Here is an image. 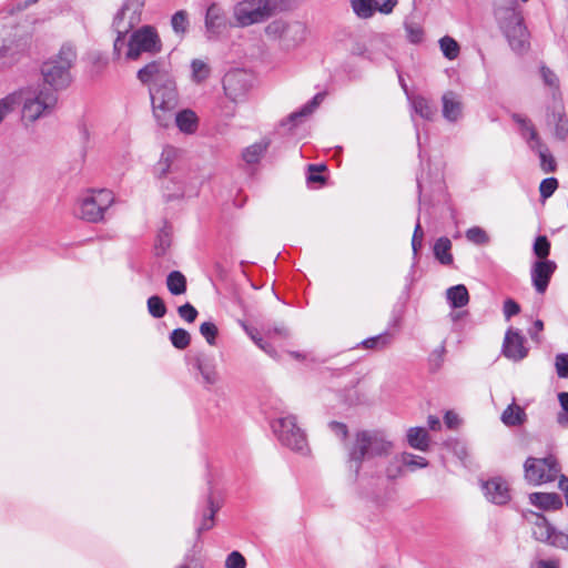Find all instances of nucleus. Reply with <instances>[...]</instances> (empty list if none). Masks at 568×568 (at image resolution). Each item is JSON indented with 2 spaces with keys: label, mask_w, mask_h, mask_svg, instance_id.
Here are the masks:
<instances>
[{
  "label": "nucleus",
  "mask_w": 568,
  "mask_h": 568,
  "mask_svg": "<svg viewBox=\"0 0 568 568\" xmlns=\"http://www.w3.org/2000/svg\"><path fill=\"white\" fill-rule=\"evenodd\" d=\"M153 173L168 200L181 199L197 191L196 171L189 165L183 151L178 148L168 145L163 149Z\"/></svg>",
  "instance_id": "nucleus-1"
},
{
  "label": "nucleus",
  "mask_w": 568,
  "mask_h": 568,
  "mask_svg": "<svg viewBox=\"0 0 568 568\" xmlns=\"http://www.w3.org/2000/svg\"><path fill=\"white\" fill-rule=\"evenodd\" d=\"M77 60V51L73 44H62L58 54L45 61L41 68L44 82L54 90L64 89L71 83L70 70Z\"/></svg>",
  "instance_id": "nucleus-2"
},
{
  "label": "nucleus",
  "mask_w": 568,
  "mask_h": 568,
  "mask_svg": "<svg viewBox=\"0 0 568 568\" xmlns=\"http://www.w3.org/2000/svg\"><path fill=\"white\" fill-rule=\"evenodd\" d=\"M125 47L124 59L128 61H138L143 55L154 57L162 52V39L153 26H142L132 31L121 49Z\"/></svg>",
  "instance_id": "nucleus-3"
},
{
  "label": "nucleus",
  "mask_w": 568,
  "mask_h": 568,
  "mask_svg": "<svg viewBox=\"0 0 568 568\" xmlns=\"http://www.w3.org/2000/svg\"><path fill=\"white\" fill-rule=\"evenodd\" d=\"M149 93L155 121L160 126L168 128L173 120V113L179 104L176 81L173 80L165 84L150 87Z\"/></svg>",
  "instance_id": "nucleus-4"
},
{
  "label": "nucleus",
  "mask_w": 568,
  "mask_h": 568,
  "mask_svg": "<svg viewBox=\"0 0 568 568\" xmlns=\"http://www.w3.org/2000/svg\"><path fill=\"white\" fill-rule=\"evenodd\" d=\"M114 202L113 193L109 190H89L79 196L74 214L91 223H98L103 220L104 213Z\"/></svg>",
  "instance_id": "nucleus-5"
},
{
  "label": "nucleus",
  "mask_w": 568,
  "mask_h": 568,
  "mask_svg": "<svg viewBox=\"0 0 568 568\" xmlns=\"http://www.w3.org/2000/svg\"><path fill=\"white\" fill-rule=\"evenodd\" d=\"M265 36L286 50L295 49L306 39V27L298 21L275 19L264 28Z\"/></svg>",
  "instance_id": "nucleus-6"
},
{
  "label": "nucleus",
  "mask_w": 568,
  "mask_h": 568,
  "mask_svg": "<svg viewBox=\"0 0 568 568\" xmlns=\"http://www.w3.org/2000/svg\"><path fill=\"white\" fill-rule=\"evenodd\" d=\"M277 0H242L233 7L237 27L246 28L266 21L276 10Z\"/></svg>",
  "instance_id": "nucleus-7"
},
{
  "label": "nucleus",
  "mask_w": 568,
  "mask_h": 568,
  "mask_svg": "<svg viewBox=\"0 0 568 568\" xmlns=\"http://www.w3.org/2000/svg\"><path fill=\"white\" fill-rule=\"evenodd\" d=\"M390 449L392 443L379 434L361 432L357 433L355 443L349 450V460L356 463V470H358L365 458L387 455Z\"/></svg>",
  "instance_id": "nucleus-8"
},
{
  "label": "nucleus",
  "mask_w": 568,
  "mask_h": 568,
  "mask_svg": "<svg viewBox=\"0 0 568 568\" xmlns=\"http://www.w3.org/2000/svg\"><path fill=\"white\" fill-rule=\"evenodd\" d=\"M144 0H125L113 19V28L118 33L113 43V53L121 58V45L124 44V36L141 21Z\"/></svg>",
  "instance_id": "nucleus-9"
},
{
  "label": "nucleus",
  "mask_w": 568,
  "mask_h": 568,
  "mask_svg": "<svg viewBox=\"0 0 568 568\" xmlns=\"http://www.w3.org/2000/svg\"><path fill=\"white\" fill-rule=\"evenodd\" d=\"M524 469L526 480L534 486L555 481L560 474V466L554 456L545 458L528 457L524 464Z\"/></svg>",
  "instance_id": "nucleus-10"
},
{
  "label": "nucleus",
  "mask_w": 568,
  "mask_h": 568,
  "mask_svg": "<svg viewBox=\"0 0 568 568\" xmlns=\"http://www.w3.org/2000/svg\"><path fill=\"white\" fill-rule=\"evenodd\" d=\"M271 426L282 445L297 452H302L306 447V436L297 427L295 416L278 417L272 422Z\"/></svg>",
  "instance_id": "nucleus-11"
},
{
  "label": "nucleus",
  "mask_w": 568,
  "mask_h": 568,
  "mask_svg": "<svg viewBox=\"0 0 568 568\" xmlns=\"http://www.w3.org/2000/svg\"><path fill=\"white\" fill-rule=\"evenodd\" d=\"M58 101L57 94L50 89H40L30 92L24 99L22 118L30 122L49 114Z\"/></svg>",
  "instance_id": "nucleus-12"
},
{
  "label": "nucleus",
  "mask_w": 568,
  "mask_h": 568,
  "mask_svg": "<svg viewBox=\"0 0 568 568\" xmlns=\"http://www.w3.org/2000/svg\"><path fill=\"white\" fill-rule=\"evenodd\" d=\"M136 78L142 84L149 88L175 80L170 61L163 58L148 62L138 70Z\"/></svg>",
  "instance_id": "nucleus-13"
},
{
  "label": "nucleus",
  "mask_w": 568,
  "mask_h": 568,
  "mask_svg": "<svg viewBox=\"0 0 568 568\" xmlns=\"http://www.w3.org/2000/svg\"><path fill=\"white\" fill-rule=\"evenodd\" d=\"M508 19L503 23L504 33L511 49L523 52L528 47V31L523 17L514 8L507 10Z\"/></svg>",
  "instance_id": "nucleus-14"
},
{
  "label": "nucleus",
  "mask_w": 568,
  "mask_h": 568,
  "mask_svg": "<svg viewBox=\"0 0 568 568\" xmlns=\"http://www.w3.org/2000/svg\"><path fill=\"white\" fill-rule=\"evenodd\" d=\"M532 535L536 540L568 550V534L557 530L544 515L535 514Z\"/></svg>",
  "instance_id": "nucleus-15"
},
{
  "label": "nucleus",
  "mask_w": 568,
  "mask_h": 568,
  "mask_svg": "<svg viewBox=\"0 0 568 568\" xmlns=\"http://www.w3.org/2000/svg\"><path fill=\"white\" fill-rule=\"evenodd\" d=\"M501 354L513 362H521L528 356L529 346L519 329L510 327L506 331Z\"/></svg>",
  "instance_id": "nucleus-16"
},
{
  "label": "nucleus",
  "mask_w": 568,
  "mask_h": 568,
  "mask_svg": "<svg viewBox=\"0 0 568 568\" xmlns=\"http://www.w3.org/2000/svg\"><path fill=\"white\" fill-rule=\"evenodd\" d=\"M223 89L226 97L233 102L243 100L250 90L247 74L242 70L227 72L223 79Z\"/></svg>",
  "instance_id": "nucleus-17"
},
{
  "label": "nucleus",
  "mask_w": 568,
  "mask_h": 568,
  "mask_svg": "<svg viewBox=\"0 0 568 568\" xmlns=\"http://www.w3.org/2000/svg\"><path fill=\"white\" fill-rule=\"evenodd\" d=\"M480 486L487 500L495 505H506L511 498L509 484L500 476L481 480Z\"/></svg>",
  "instance_id": "nucleus-18"
},
{
  "label": "nucleus",
  "mask_w": 568,
  "mask_h": 568,
  "mask_svg": "<svg viewBox=\"0 0 568 568\" xmlns=\"http://www.w3.org/2000/svg\"><path fill=\"white\" fill-rule=\"evenodd\" d=\"M229 29V21L224 10L216 3H212L205 13V32L207 39H217Z\"/></svg>",
  "instance_id": "nucleus-19"
},
{
  "label": "nucleus",
  "mask_w": 568,
  "mask_h": 568,
  "mask_svg": "<svg viewBox=\"0 0 568 568\" xmlns=\"http://www.w3.org/2000/svg\"><path fill=\"white\" fill-rule=\"evenodd\" d=\"M557 265L554 261H536L530 271L531 282L539 294H544L549 285L550 278L555 273Z\"/></svg>",
  "instance_id": "nucleus-20"
},
{
  "label": "nucleus",
  "mask_w": 568,
  "mask_h": 568,
  "mask_svg": "<svg viewBox=\"0 0 568 568\" xmlns=\"http://www.w3.org/2000/svg\"><path fill=\"white\" fill-rule=\"evenodd\" d=\"M173 119L180 132L186 135L194 134L200 124V119L192 109H183L173 113Z\"/></svg>",
  "instance_id": "nucleus-21"
},
{
  "label": "nucleus",
  "mask_w": 568,
  "mask_h": 568,
  "mask_svg": "<svg viewBox=\"0 0 568 568\" xmlns=\"http://www.w3.org/2000/svg\"><path fill=\"white\" fill-rule=\"evenodd\" d=\"M511 118L514 122L518 124L521 138L527 142L531 150H536L537 145L541 144L542 142L531 121L518 113L513 114Z\"/></svg>",
  "instance_id": "nucleus-22"
},
{
  "label": "nucleus",
  "mask_w": 568,
  "mask_h": 568,
  "mask_svg": "<svg viewBox=\"0 0 568 568\" xmlns=\"http://www.w3.org/2000/svg\"><path fill=\"white\" fill-rule=\"evenodd\" d=\"M443 115L450 122H456L462 118L463 104L459 97L453 92H446L443 98Z\"/></svg>",
  "instance_id": "nucleus-23"
},
{
  "label": "nucleus",
  "mask_w": 568,
  "mask_h": 568,
  "mask_svg": "<svg viewBox=\"0 0 568 568\" xmlns=\"http://www.w3.org/2000/svg\"><path fill=\"white\" fill-rule=\"evenodd\" d=\"M529 501L542 510H558L562 506V500L556 493H531Z\"/></svg>",
  "instance_id": "nucleus-24"
},
{
  "label": "nucleus",
  "mask_w": 568,
  "mask_h": 568,
  "mask_svg": "<svg viewBox=\"0 0 568 568\" xmlns=\"http://www.w3.org/2000/svg\"><path fill=\"white\" fill-rule=\"evenodd\" d=\"M193 365L201 374L205 384L213 385L217 382L219 375L213 358L200 355L193 359Z\"/></svg>",
  "instance_id": "nucleus-25"
},
{
  "label": "nucleus",
  "mask_w": 568,
  "mask_h": 568,
  "mask_svg": "<svg viewBox=\"0 0 568 568\" xmlns=\"http://www.w3.org/2000/svg\"><path fill=\"white\" fill-rule=\"evenodd\" d=\"M20 53L19 44L12 39L0 41V69L12 65Z\"/></svg>",
  "instance_id": "nucleus-26"
},
{
  "label": "nucleus",
  "mask_w": 568,
  "mask_h": 568,
  "mask_svg": "<svg viewBox=\"0 0 568 568\" xmlns=\"http://www.w3.org/2000/svg\"><path fill=\"white\" fill-rule=\"evenodd\" d=\"M501 422L508 427L520 426L527 420L525 409L516 404L515 398L513 403L507 406L503 412Z\"/></svg>",
  "instance_id": "nucleus-27"
},
{
  "label": "nucleus",
  "mask_w": 568,
  "mask_h": 568,
  "mask_svg": "<svg viewBox=\"0 0 568 568\" xmlns=\"http://www.w3.org/2000/svg\"><path fill=\"white\" fill-rule=\"evenodd\" d=\"M407 443L414 449L426 452L429 448L430 438L425 428L412 427L407 430Z\"/></svg>",
  "instance_id": "nucleus-28"
},
{
  "label": "nucleus",
  "mask_w": 568,
  "mask_h": 568,
  "mask_svg": "<svg viewBox=\"0 0 568 568\" xmlns=\"http://www.w3.org/2000/svg\"><path fill=\"white\" fill-rule=\"evenodd\" d=\"M548 124L555 125V135L559 140L568 136V119L561 108H556L548 115Z\"/></svg>",
  "instance_id": "nucleus-29"
},
{
  "label": "nucleus",
  "mask_w": 568,
  "mask_h": 568,
  "mask_svg": "<svg viewBox=\"0 0 568 568\" xmlns=\"http://www.w3.org/2000/svg\"><path fill=\"white\" fill-rule=\"evenodd\" d=\"M435 258L443 265H450L454 261L452 254V242L448 237H439L433 247Z\"/></svg>",
  "instance_id": "nucleus-30"
},
{
  "label": "nucleus",
  "mask_w": 568,
  "mask_h": 568,
  "mask_svg": "<svg viewBox=\"0 0 568 568\" xmlns=\"http://www.w3.org/2000/svg\"><path fill=\"white\" fill-rule=\"evenodd\" d=\"M206 509L202 514V520L197 527V532L201 534L202 531L209 530L214 525V516L221 508V503L215 501L213 499V496H209L206 500Z\"/></svg>",
  "instance_id": "nucleus-31"
},
{
  "label": "nucleus",
  "mask_w": 568,
  "mask_h": 568,
  "mask_svg": "<svg viewBox=\"0 0 568 568\" xmlns=\"http://www.w3.org/2000/svg\"><path fill=\"white\" fill-rule=\"evenodd\" d=\"M447 300L452 307L460 308L468 304L469 294L465 285L452 286L446 292Z\"/></svg>",
  "instance_id": "nucleus-32"
},
{
  "label": "nucleus",
  "mask_w": 568,
  "mask_h": 568,
  "mask_svg": "<svg viewBox=\"0 0 568 568\" xmlns=\"http://www.w3.org/2000/svg\"><path fill=\"white\" fill-rule=\"evenodd\" d=\"M268 146H270V140L262 139L261 141L247 146L243 151L242 158L248 164L257 163L260 161V159L263 156V154L266 152Z\"/></svg>",
  "instance_id": "nucleus-33"
},
{
  "label": "nucleus",
  "mask_w": 568,
  "mask_h": 568,
  "mask_svg": "<svg viewBox=\"0 0 568 568\" xmlns=\"http://www.w3.org/2000/svg\"><path fill=\"white\" fill-rule=\"evenodd\" d=\"M414 111L423 119L430 120L436 113V108L430 101L422 95H416L412 99Z\"/></svg>",
  "instance_id": "nucleus-34"
},
{
  "label": "nucleus",
  "mask_w": 568,
  "mask_h": 568,
  "mask_svg": "<svg viewBox=\"0 0 568 568\" xmlns=\"http://www.w3.org/2000/svg\"><path fill=\"white\" fill-rule=\"evenodd\" d=\"M166 286L172 295H181L186 291V278L179 271H172L166 277Z\"/></svg>",
  "instance_id": "nucleus-35"
},
{
  "label": "nucleus",
  "mask_w": 568,
  "mask_h": 568,
  "mask_svg": "<svg viewBox=\"0 0 568 568\" xmlns=\"http://www.w3.org/2000/svg\"><path fill=\"white\" fill-rule=\"evenodd\" d=\"M352 8L357 17L362 19L371 18L376 11V0H351Z\"/></svg>",
  "instance_id": "nucleus-36"
},
{
  "label": "nucleus",
  "mask_w": 568,
  "mask_h": 568,
  "mask_svg": "<svg viewBox=\"0 0 568 568\" xmlns=\"http://www.w3.org/2000/svg\"><path fill=\"white\" fill-rule=\"evenodd\" d=\"M535 152L538 153L540 160V168L545 173H551L556 171L557 163L552 154L549 152L548 148L542 143L537 145Z\"/></svg>",
  "instance_id": "nucleus-37"
},
{
  "label": "nucleus",
  "mask_w": 568,
  "mask_h": 568,
  "mask_svg": "<svg viewBox=\"0 0 568 568\" xmlns=\"http://www.w3.org/2000/svg\"><path fill=\"white\" fill-rule=\"evenodd\" d=\"M171 27L175 34L184 36L190 27L189 14L186 10L176 11L171 18Z\"/></svg>",
  "instance_id": "nucleus-38"
},
{
  "label": "nucleus",
  "mask_w": 568,
  "mask_h": 568,
  "mask_svg": "<svg viewBox=\"0 0 568 568\" xmlns=\"http://www.w3.org/2000/svg\"><path fill=\"white\" fill-rule=\"evenodd\" d=\"M192 81L195 83H202L209 79L211 74V68L203 60L194 59L191 62Z\"/></svg>",
  "instance_id": "nucleus-39"
},
{
  "label": "nucleus",
  "mask_w": 568,
  "mask_h": 568,
  "mask_svg": "<svg viewBox=\"0 0 568 568\" xmlns=\"http://www.w3.org/2000/svg\"><path fill=\"white\" fill-rule=\"evenodd\" d=\"M439 47L444 57L448 60H455L459 55V44L449 36H445L439 40Z\"/></svg>",
  "instance_id": "nucleus-40"
},
{
  "label": "nucleus",
  "mask_w": 568,
  "mask_h": 568,
  "mask_svg": "<svg viewBox=\"0 0 568 568\" xmlns=\"http://www.w3.org/2000/svg\"><path fill=\"white\" fill-rule=\"evenodd\" d=\"M172 345L178 349H185L191 343V335L184 328H175L170 334Z\"/></svg>",
  "instance_id": "nucleus-41"
},
{
  "label": "nucleus",
  "mask_w": 568,
  "mask_h": 568,
  "mask_svg": "<svg viewBox=\"0 0 568 568\" xmlns=\"http://www.w3.org/2000/svg\"><path fill=\"white\" fill-rule=\"evenodd\" d=\"M324 95L317 93L307 104H305L300 111L292 113L288 116V121L295 122L297 119L310 115L322 102Z\"/></svg>",
  "instance_id": "nucleus-42"
},
{
  "label": "nucleus",
  "mask_w": 568,
  "mask_h": 568,
  "mask_svg": "<svg viewBox=\"0 0 568 568\" xmlns=\"http://www.w3.org/2000/svg\"><path fill=\"white\" fill-rule=\"evenodd\" d=\"M148 311L154 318H162L166 314V306L160 296L153 295L148 298Z\"/></svg>",
  "instance_id": "nucleus-43"
},
{
  "label": "nucleus",
  "mask_w": 568,
  "mask_h": 568,
  "mask_svg": "<svg viewBox=\"0 0 568 568\" xmlns=\"http://www.w3.org/2000/svg\"><path fill=\"white\" fill-rule=\"evenodd\" d=\"M399 460L404 466L409 467L412 470L416 468H425L428 465V462L424 457L416 456L410 453H403Z\"/></svg>",
  "instance_id": "nucleus-44"
},
{
  "label": "nucleus",
  "mask_w": 568,
  "mask_h": 568,
  "mask_svg": "<svg viewBox=\"0 0 568 568\" xmlns=\"http://www.w3.org/2000/svg\"><path fill=\"white\" fill-rule=\"evenodd\" d=\"M200 333L211 346L216 344L219 329L213 322H204L200 325Z\"/></svg>",
  "instance_id": "nucleus-45"
},
{
  "label": "nucleus",
  "mask_w": 568,
  "mask_h": 568,
  "mask_svg": "<svg viewBox=\"0 0 568 568\" xmlns=\"http://www.w3.org/2000/svg\"><path fill=\"white\" fill-rule=\"evenodd\" d=\"M466 239L477 245L488 243L489 237L487 233L479 226H473L466 231Z\"/></svg>",
  "instance_id": "nucleus-46"
},
{
  "label": "nucleus",
  "mask_w": 568,
  "mask_h": 568,
  "mask_svg": "<svg viewBox=\"0 0 568 568\" xmlns=\"http://www.w3.org/2000/svg\"><path fill=\"white\" fill-rule=\"evenodd\" d=\"M392 339L393 337L389 333H384L365 339L363 344L366 348H384L390 344Z\"/></svg>",
  "instance_id": "nucleus-47"
},
{
  "label": "nucleus",
  "mask_w": 568,
  "mask_h": 568,
  "mask_svg": "<svg viewBox=\"0 0 568 568\" xmlns=\"http://www.w3.org/2000/svg\"><path fill=\"white\" fill-rule=\"evenodd\" d=\"M407 39L413 44H418L424 40V30L416 23H405Z\"/></svg>",
  "instance_id": "nucleus-48"
},
{
  "label": "nucleus",
  "mask_w": 568,
  "mask_h": 568,
  "mask_svg": "<svg viewBox=\"0 0 568 568\" xmlns=\"http://www.w3.org/2000/svg\"><path fill=\"white\" fill-rule=\"evenodd\" d=\"M550 252V242L546 236H538L534 243V253L540 258L547 260Z\"/></svg>",
  "instance_id": "nucleus-49"
},
{
  "label": "nucleus",
  "mask_w": 568,
  "mask_h": 568,
  "mask_svg": "<svg viewBox=\"0 0 568 568\" xmlns=\"http://www.w3.org/2000/svg\"><path fill=\"white\" fill-rule=\"evenodd\" d=\"M558 187V181L556 178H547L541 181L539 185L540 196L542 199L550 197Z\"/></svg>",
  "instance_id": "nucleus-50"
},
{
  "label": "nucleus",
  "mask_w": 568,
  "mask_h": 568,
  "mask_svg": "<svg viewBox=\"0 0 568 568\" xmlns=\"http://www.w3.org/2000/svg\"><path fill=\"white\" fill-rule=\"evenodd\" d=\"M423 241H424V232L422 230L419 216L417 217V223L414 230L413 239H412V248L414 255H417L418 252L423 247Z\"/></svg>",
  "instance_id": "nucleus-51"
},
{
  "label": "nucleus",
  "mask_w": 568,
  "mask_h": 568,
  "mask_svg": "<svg viewBox=\"0 0 568 568\" xmlns=\"http://www.w3.org/2000/svg\"><path fill=\"white\" fill-rule=\"evenodd\" d=\"M178 313H179L180 317L183 318L187 323H193L196 320L197 314H199L196 308L190 303H185L184 305H181L178 308Z\"/></svg>",
  "instance_id": "nucleus-52"
},
{
  "label": "nucleus",
  "mask_w": 568,
  "mask_h": 568,
  "mask_svg": "<svg viewBox=\"0 0 568 568\" xmlns=\"http://www.w3.org/2000/svg\"><path fill=\"white\" fill-rule=\"evenodd\" d=\"M555 365L558 376L560 378H568V354H558Z\"/></svg>",
  "instance_id": "nucleus-53"
},
{
  "label": "nucleus",
  "mask_w": 568,
  "mask_h": 568,
  "mask_svg": "<svg viewBox=\"0 0 568 568\" xmlns=\"http://www.w3.org/2000/svg\"><path fill=\"white\" fill-rule=\"evenodd\" d=\"M225 566L226 568H245L246 561L239 551H233L227 556Z\"/></svg>",
  "instance_id": "nucleus-54"
},
{
  "label": "nucleus",
  "mask_w": 568,
  "mask_h": 568,
  "mask_svg": "<svg viewBox=\"0 0 568 568\" xmlns=\"http://www.w3.org/2000/svg\"><path fill=\"white\" fill-rule=\"evenodd\" d=\"M16 104V99L12 95H8L0 100V123L9 114Z\"/></svg>",
  "instance_id": "nucleus-55"
},
{
  "label": "nucleus",
  "mask_w": 568,
  "mask_h": 568,
  "mask_svg": "<svg viewBox=\"0 0 568 568\" xmlns=\"http://www.w3.org/2000/svg\"><path fill=\"white\" fill-rule=\"evenodd\" d=\"M519 312H520V306L516 301H514L511 298H507L504 302V315H505L506 320H509L510 317L517 315Z\"/></svg>",
  "instance_id": "nucleus-56"
},
{
  "label": "nucleus",
  "mask_w": 568,
  "mask_h": 568,
  "mask_svg": "<svg viewBox=\"0 0 568 568\" xmlns=\"http://www.w3.org/2000/svg\"><path fill=\"white\" fill-rule=\"evenodd\" d=\"M540 72H541V77H542L546 85H548L550 88L558 87L557 75L550 69L542 67Z\"/></svg>",
  "instance_id": "nucleus-57"
},
{
  "label": "nucleus",
  "mask_w": 568,
  "mask_h": 568,
  "mask_svg": "<svg viewBox=\"0 0 568 568\" xmlns=\"http://www.w3.org/2000/svg\"><path fill=\"white\" fill-rule=\"evenodd\" d=\"M324 170V166L321 165V166H317V165H314V164H311L308 166V171H310V174L307 176V181L310 183H314V182H323L324 181V178L321 175V172Z\"/></svg>",
  "instance_id": "nucleus-58"
},
{
  "label": "nucleus",
  "mask_w": 568,
  "mask_h": 568,
  "mask_svg": "<svg viewBox=\"0 0 568 568\" xmlns=\"http://www.w3.org/2000/svg\"><path fill=\"white\" fill-rule=\"evenodd\" d=\"M397 2H398L397 0H385L381 4L377 2L376 10L382 13L389 14L390 12H393L394 8L397 6Z\"/></svg>",
  "instance_id": "nucleus-59"
},
{
  "label": "nucleus",
  "mask_w": 568,
  "mask_h": 568,
  "mask_svg": "<svg viewBox=\"0 0 568 568\" xmlns=\"http://www.w3.org/2000/svg\"><path fill=\"white\" fill-rule=\"evenodd\" d=\"M544 329V323L540 320H536L534 322L532 327L529 329L530 338L537 343L540 342V338L538 337V333H540Z\"/></svg>",
  "instance_id": "nucleus-60"
},
{
  "label": "nucleus",
  "mask_w": 568,
  "mask_h": 568,
  "mask_svg": "<svg viewBox=\"0 0 568 568\" xmlns=\"http://www.w3.org/2000/svg\"><path fill=\"white\" fill-rule=\"evenodd\" d=\"M265 334H266L267 337H272L273 335H278V336H282V337H287V335H288L286 327L283 326V325L275 326L273 328H268Z\"/></svg>",
  "instance_id": "nucleus-61"
},
{
  "label": "nucleus",
  "mask_w": 568,
  "mask_h": 568,
  "mask_svg": "<svg viewBox=\"0 0 568 568\" xmlns=\"http://www.w3.org/2000/svg\"><path fill=\"white\" fill-rule=\"evenodd\" d=\"M329 426L332 430H334L337 435H341L342 438L347 436V427L345 424L332 422Z\"/></svg>",
  "instance_id": "nucleus-62"
},
{
  "label": "nucleus",
  "mask_w": 568,
  "mask_h": 568,
  "mask_svg": "<svg viewBox=\"0 0 568 568\" xmlns=\"http://www.w3.org/2000/svg\"><path fill=\"white\" fill-rule=\"evenodd\" d=\"M538 568H560L559 559H541L537 562Z\"/></svg>",
  "instance_id": "nucleus-63"
},
{
  "label": "nucleus",
  "mask_w": 568,
  "mask_h": 568,
  "mask_svg": "<svg viewBox=\"0 0 568 568\" xmlns=\"http://www.w3.org/2000/svg\"><path fill=\"white\" fill-rule=\"evenodd\" d=\"M559 489L565 494L566 504L568 506V477L559 474Z\"/></svg>",
  "instance_id": "nucleus-64"
}]
</instances>
